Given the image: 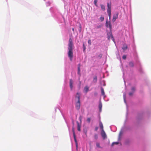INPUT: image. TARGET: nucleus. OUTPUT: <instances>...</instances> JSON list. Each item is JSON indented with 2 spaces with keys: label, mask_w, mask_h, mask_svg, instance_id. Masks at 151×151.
Wrapping results in <instances>:
<instances>
[{
  "label": "nucleus",
  "mask_w": 151,
  "mask_h": 151,
  "mask_svg": "<svg viewBox=\"0 0 151 151\" xmlns=\"http://www.w3.org/2000/svg\"><path fill=\"white\" fill-rule=\"evenodd\" d=\"M91 121V118H88L87 119V121L88 123H89Z\"/></svg>",
  "instance_id": "obj_27"
},
{
  "label": "nucleus",
  "mask_w": 151,
  "mask_h": 151,
  "mask_svg": "<svg viewBox=\"0 0 151 151\" xmlns=\"http://www.w3.org/2000/svg\"><path fill=\"white\" fill-rule=\"evenodd\" d=\"M122 58L123 59L125 60L126 59V56L125 55H124L122 57Z\"/></svg>",
  "instance_id": "obj_30"
},
{
  "label": "nucleus",
  "mask_w": 151,
  "mask_h": 151,
  "mask_svg": "<svg viewBox=\"0 0 151 151\" xmlns=\"http://www.w3.org/2000/svg\"><path fill=\"white\" fill-rule=\"evenodd\" d=\"M97 81V77L96 76H95L93 77V81L94 83H96Z\"/></svg>",
  "instance_id": "obj_17"
},
{
  "label": "nucleus",
  "mask_w": 151,
  "mask_h": 151,
  "mask_svg": "<svg viewBox=\"0 0 151 151\" xmlns=\"http://www.w3.org/2000/svg\"><path fill=\"white\" fill-rule=\"evenodd\" d=\"M119 144V142H113L112 143V144H111V146H114V144H116V145H117Z\"/></svg>",
  "instance_id": "obj_22"
},
{
  "label": "nucleus",
  "mask_w": 151,
  "mask_h": 151,
  "mask_svg": "<svg viewBox=\"0 0 151 151\" xmlns=\"http://www.w3.org/2000/svg\"><path fill=\"white\" fill-rule=\"evenodd\" d=\"M88 43H89L90 44H91V42L90 40H89L88 41Z\"/></svg>",
  "instance_id": "obj_34"
},
{
  "label": "nucleus",
  "mask_w": 151,
  "mask_h": 151,
  "mask_svg": "<svg viewBox=\"0 0 151 151\" xmlns=\"http://www.w3.org/2000/svg\"><path fill=\"white\" fill-rule=\"evenodd\" d=\"M73 137H74V138L75 141L76 142V146L77 147V140H76V135L75 136H74Z\"/></svg>",
  "instance_id": "obj_26"
},
{
  "label": "nucleus",
  "mask_w": 151,
  "mask_h": 151,
  "mask_svg": "<svg viewBox=\"0 0 151 151\" xmlns=\"http://www.w3.org/2000/svg\"><path fill=\"white\" fill-rule=\"evenodd\" d=\"M124 101H125V98H124Z\"/></svg>",
  "instance_id": "obj_37"
},
{
  "label": "nucleus",
  "mask_w": 151,
  "mask_h": 151,
  "mask_svg": "<svg viewBox=\"0 0 151 151\" xmlns=\"http://www.w3.org/2000/svg\"><path fill=\"white\" fill-rule=\"evenodd\" d=\"M99 125L100 127V128L101 129V131L102 130H104L103 129V126L102 123L101 122H99Z\"/></svg>",
  "instance_id": "obj_11"
},
{
  "label": "nucleus",
  "mask_w": 151,
  "mask_h": 151,
  "mask_svg": "<svg viewBox=\"0 0 151 151\" xmlns=\"http://www.w3.org/2000/svg\"><path fill=\"white\" fill-rule=\"evenodd\" d=\"M101 134L104 139L106 138V135L104 130L101 131Z\"/></svg>",
  "instance_id": "obj_7"
},
{
  "label": "nucleus",
  "mask_w": 151,
  "mask_h": 151,
  "mask_svg": "<svg viewBox=\"0 0 151 151\" xmlns=\"http://www.w3.org/2000/svg\"><path fill=\"white\" fill-rule=\"evenodd\" d=\"M76 98L77 99L78 101H80V94L79 93H77L75 96Z\"/></svg>",
  "instance_id": "obj_9"
},
{
  "label": "nucleus",
  "mask_w": 151,
  "mask_h": 151,
  "mask_svg": "<svg viewBox=\"0 0 151 151\" xmlns=\"http://www.w3.org/2000/svg\"><path fill=\"white\" fill-rule=\"evenodd\" d=\"M102 10L104 11L105 10V6L102 4L100 5Z\"/></svg>",
  "instance_id": "obj_14"
},
{
  "label": "nucleus",
  "mask_w": 151,
  "mask_h": 151,
  "mask_svg": "<svg viewBox=\"0 0 151 151\" xmlns=\"http://www.w3.org/2000/svg\"><path fill=\"white\" fill-rule=\"evenodd\" d=\"M129 67H133L134 66V63L132 62H129Z\"/></svg>",
  "instance_id": "obj_13"
},
{
  "label": "nucleus",
  "mask_w": 151,
  "mask_h": 151,
  "mask_svg": "<svg viewBox=\"0 0 151 151\" xmlns=\"http://www.w3.org/2000/svg\"><path fill=\"white\" fill-rule=\"evenodd\" d=\"M119 13L118 12H116L115 14L113 15V19H112V22H114L116 20V19L118 18V15Z\"/></svg>",
  "instance_id": "obj_5"
},
{
  "label": "nucleus",
  "mask_w": 151,
  "mask_h": 151,
  "mask_svg": "<svg viewBox=\"0 0 151 151\" xmlns=\"http://www.w3.org/2000/svg\"><path fill=\"white\" fill-rule=\"evenodd\" d=\"M72 30H73V32H74V29L73 28H72Z\"/></svg>",
  "instance_id": "obj_36"
},
{
  "label": "nucleus",
  "mask_w": 151,
  "mask_h": 151,
  "mask_svg": "<svg viewBox=\"0 0 151 151\" xmlns=\"http://www.w3.org/2000/svg\"><path fill=\"white\" fill-rule=\"evenodd\" d=\"M133 94V93H132V92H130L129 93V95L130 96H131Z\"/></svg>",
  "instance_id": "obj_32"
},
{
  "label": "nucleus",
  "mask_w": 151,
  "mask_h": 151,
  "mask_svg": "<svg viewBox=\"0 0 151 151\" xmlns=\"http://www.w3.org/2000/svg\"><path fill=\"white\" fill-rule=\"evenodd\" d=\"M77 126H78V130L80 131H81L80 126L79 123L77 122Z\"/></svg>",
  "instance_id": "obj_16"
},
{
  "label": "nucleus",
  "mask_w": 151,
  "mask_h": 151,
  "mask_svg": "<svg viewBox=\"0 0 151 151\" xmlns=\"http://www.w3.org/2000/svg\"><path fill=\"white\" fill-rule=\"evenodd\" d=\"M99 109L100 111H101L102 107V104L101 103H100L99 104Z\"/></svg>",
  "instance_id": "obj_18"
},
{
  "label": "nucleus",
  "mask_w": 151,
  "mask_h": 151,
  "mask_svg": "<svg viewBox=\"0 0 151 151\" xmlns=\"http://www.w3.org/2000/svg\"><path fill=\"white\" fill-rule=\"evenodd\" d=\"M79 119H80V120L81 121V116H80V117H79Z\"/></svg>",
  "instance_id": "obj_35"
},
{
  "label": "nucleus",
  "mask_w": 151,
  "mask_h": 151,
  "mask_svg": "<svg viewBox=\"0 0 151 151\" xmlns=\"http://www.w3.org/2000/svg\"><path fill=\"white\" fill-rule=\"evenodd\" d=\"M101 25H99L96 27V29H99L101 27Z\"/></svg>",
  "instance_id": "obj_28"
},
{
  "label": "nucleus",
  "mask_w": 151,
  "mask_h": 151,
  "mask_svg": "<svg viewBox=\"0 0 151 151\" xmlns=\"http://www.w3.org/2000/svg\"><path fill=\"white\" fill-rule=\"evenodd\" d=\"M83 51H85V50H86V47L85 46L84 44H83Z\"/></svg>",
  "instance_id": "obj_31"
},
{
  "label": "nucleus",
  "mask_w": 151,
  "mask_h": 151,
  "mask_svg": "<svg viewBox=\"0 0 151 151\" xmlns=\"http://www.w3.org/2000/svg\"><path fill=\"white\" fill-rule=\"evenodd\" d=\"M84 90L86 93H87L89 90V87L87 86H86L84 88Z\"/></svg>",
  "instance_id": "obj_10"
},
{
  "label": "nucleus",
  "mask_w": 151,
  "mask_h": 151,
  "mask_svg": "<svg viewBox=\"0 0 151 151\" xmlns=\"http://www.w3.org/2000/svg\"><path fill=\"white\" fill-rule=\"evenodd\" d=\"M131 90L133 91V92H134V91H135V87H133L132 88Z\"/></svg>",
  "instance_id": "obj_29"
},
{
  "label": "nucleus",
  "mask_w": 151,
  "mask_h": 151,
  "mask_svg": "<svg viewBox=\"0 0 151 151\" xmlns=\"http://www.w3.org/2000/svg\"><path fill=\"white\" fill-rule=\"evenodd\" d=\"M122 49L125 50L127 49V46L126 44H124L123 45V47H122Z\"/></svg>",
  "instance_id": "obj_12"
},
{
  "label": "nucleus",
  "mask_w": 151,
  "mask_h": 151,
  "mask_svg": "<svg viewBox=\"0 0 151 151\" xmlns=\"http://www.w3.org/2000/svg\"><path fill=\"white\" fill-rule=\"evenodd\" d=\"M73 47L74 46L72 40L71 38H70L69 40V43L68 44V55L71 61H72L73 57Z\"/></svg>",
  "instance_id": "obj_1"
},
{
  "label": "nucleus",
  "mask_w": 151,
  "mask_h": 151,
  "mask_svg": "<svg viewBox=\"0 0 151 151\" xmlns=\"http://www.w3.org/2000/svg\"><path fill=\"white\" fill-rule=\"evenodd\" d=\"M97 1H98V0H94V4H95V6L96 7H97L98 6V5L97 4Z\"/></svg>",
  "instance_id": "obj_19"
},
{
  "label": "nucleus",
  "mask_w": 151,
  "mask_h": 151,
  "mask_svg": "<svg viewBox=\"0 0 151 151\" xmlns=\"http://www.w3.org/2000/svg\"><path fill=\"white\" fill-rule=\"evenodd\" d=\"M96 147H99V148L100 147V144L99 143H98V142L96 143Z\"/></svg>",
  "instance_id": "obj_25"
},
{
  "label": "nucleus",
  "mask_w": 151,
  "mask_h": 151,
  "mask_svg": "<svg viewBox=\"0 0 151 151\" xmlns=\"http://www.w3.org/2000/svg\"><path fill=\"white\" fill-rule=\"evenodd\" d=\"M72 131H73V136H75L76 134H75V132L74 129L73 127L72 128Z\"/></svg>",
  "instance_id": "obj_24"
},
{
  "label": "nucleus",
  "mask_w": 151,
  "mask_h": 151,
  "mask_svg": "<svg viewBox=\"0 0 151 151\" xmlns=\"http://www.w3.org/2000/svg\"><path fill=\"white\" fill-rule=\"evenodd\" d=\"M107 12L108 14V16L109 17V19H111V3L110 1L109 3H107Z\"/></svg>",
  "instance_id": "obj_2"
},
{
  "label": "nucleus",
  "mask_w": 151,
  "mask_h": 151,
  "mask_svg": "<svg viewBox=\"0 0 151 151\" xmlns=\"http://www.w3.org/2000/svg\"><path fill=\"white\" fill-rule=\"evenodd\" d=\"M70 87L71 90H72L73 88V81L72 79H70Z\"/></svg>",
  "instance_id": "obj_8"
},
{
  "label": "nucleus",
  "mask_w": 151,
  "mask_h": 151,
  "mask_svg": "<svg viewBox=\"0 0 151 151\" xmlns=\"http://www.w3.org/2000/svg\"><path fill=\"white\" fill-rule=\"evenodd\" d=\"M108 38L109 40H110L111 38L114 41V39L112 35L111 31H110L109 33L108 34Z\"/></svg>",
  "instance_id": "obj_4"
},
{
  "label": "nucleus",
  "mask_w": 151,
  "mask_h": 151,
  "mask_svg": "<svg viewBox=\"0 0 151 151\" xmlns=\"http://www.w3.org/2000/svg\"><path fill=\"white\" fill-rule=\"evenodd\" d=\"M109 20H110V19H109ZM106 26L107 27H108L109 28L110 31H111L112 25L110 20L109 21L106 20Z\"/></svg>",
  "instance_id": "obj_3"
},
{
  "label": "nucleus",
  "mask_w": 151,
  "mask_h": 151,
  "mask_svg": "<svg viewBox=\"0 0 151 151\" xmlns=\"http://www.w3.org/2000/svg\"><path fill=\"white\" fill-rule=\"evenodd\" d=\"M80 65H79V66L78 67V74L79 75H80Z\"/></svg>",
  "instance_id": "obj_21"
},
{
  "label": "nucleus",
  "mask_w": 151,
  "mask_h": 151,
  "mask_svg": "<svg viewBox=\"0 0 151 151\" xmlns=\"http://www.w3.org/2000/svg\"><path fill=\"white\" fill-rule=\"evenodd\" d=\"M80 101H78L76 103V107L77 109L78 110L79 109L80 107Z\"/></svg>",
  "instance_id": "obj_6"
},
{
  "label": "nucleus",
  "mask_w": 151,
  "mask_h": 151,
  "mask_svg": "<svg viewBox=\"0 0 151 151\" xmlns=\"http://www.w3.org/2000/svg\"><path fill=\"white\" fill-rule=\"evenodd\" d=\"M101 91L102 94L103 95H105V93L104 92V89L103 88H101Z\"/></svg>",
  "instance_id": "obj_15"
},
{
  "label": "nucleus",
  "mask_w": 151,
  "mask_h": 151,
  "mask_svg": "<svg viewBox=\"0 0 151 151\" xmlns=\"http://www.w3.org/2000/svg\"><path fill=\"white\" fill-rule=\"evenodd\" d=\"M94 137L95 139H97L98 138V135L97 134H95L94 135Z\"/></svg>",
  "instance_id": "obj_23"
},
{
  "label": "nucleus",
  "mask_w": 151,
  "mask_h": 151,
  "mask_svg": "<svg viewBox=\"0 0 151 151\" xmlns=\"http://www.w3.org/2000/svg\"><path fill=\"white\" fill-rule=\"evenodd\" d=\"M100 20L101 22L103 21L104 19V17L103 16H101L100 18Z\"/></svg>",
  "instance_id": "obj_20"
},
{
  "label": "nucleus",
  "mask_w": 151,
  "mask_h": 151,
  "mask_svg": "<svg viewBox=\"0 0 151 151\" xmlns=\"http://www.w3.org/2000/svg\"><path fill=\"white\" fill-rule=\"evenodd\" d=\"M98 127H96L95 128V131H97V130H98Z\"/></svg>",
  "instance_id": "obj_33"
}]
</instances>
